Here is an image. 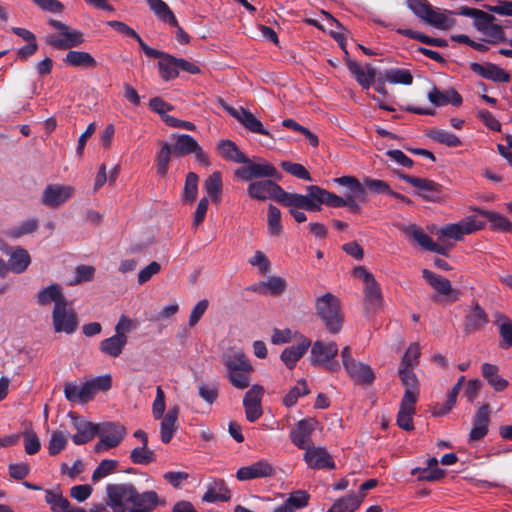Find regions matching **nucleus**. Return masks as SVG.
Instances as JSON below:
<instances>
[{
    "instance_id": "25",
    "label": "nucleus",
    "mask_w": 512,
    "mask_h": 512,
    "mask_svg": "<svg viewBox=\"0 0 512 512\" xmlns=\"http://www.w3.org/2000/svg\"><path fill=\"white\" fill-rule=\"evenodd\" d=\"M429 101L436 107L446 106L452 104L453 106H460L462 104V96L454 89L441 91L437 87L428 93Z\"/></svg>"
},
{
    "instance_id": "58",
    "label": "nucleus",
    "mask_w": 512,
    "mask_h": 512,
    "mask_svg": "<svg viewBox=\"0 0 512 512\" xmlns=\"http://www.w3.org/2000/svg\"><path fill=\"white\" fill-rule=\"evenodd\" d=\"M310 495L304 490H297L290 494L285 500V504L291 509V512H295L298 509L304 508L308 505Z\"/></svg>"
},
{
    "instance_id": "17",
    "label": "nucleus",
    "mask_w": 512,
    "mask_h": 512,
    "mask_svg": "<svg viewBox=\"0 0 512 512\" xmlns=\"http://www.w3.org/2000/svg\"><path fill=\"white\" fill-rule=\"evenodd\" d=\"M275 474V468L266 460H259L251 465L241 467L236 472L239 481H248L258 478L271 477Z\"/></svg>"
},
{
    "instance_id": "51",
    "label": "nucleus",
    "mask_w": 512,
    "mask_h": 512,
    "mask_svg": "<svg viewBox=\"0 0 512 512\" xmlns=\"http://www.w3.org/2000/svg\"><path fill=\"white\" fill-rule=\"evenodd\" d=\"M307 195L297 194V193H289L286 192L283 188L282 191L279 194L278 202L294 209H304Z\"/></svg>"
},
{
    "instance_id": "64",
    "label": "nucleus",
    "mask_w": 512,
    "mask_h": 512,
    "mask_svg": "<svg viewBox=\"0 0 512 512\" xmlns=\"http://www.w3.org/2000/svg\"><path fill=\"white\" fill-rule=\"evenodd\" d=\"M138 326L139 322L136 319H131L126 315H121L115 326V332L121 337H127V333L136 330Z\"/></svg>"
},
{
    "instance_id": "45",
    "label": "nucleus",
    "mask_w": 512,
    "mask_h": 512,
    "mask_svg": "<svg viewBox=\"0 0 512 512\" xmlns=\"http://www.w3.org/2000/svg\"><path fill=\"white\" fill-rule=\"evenodd\" d=\"M173 154V149L171 145L167 142H163L160 150L156 154V167L157 173L164 177L167 175L169 170V163L171 159V155Z\"/></svg>"
},
{
    "instance_id": "38",
    "label": "nucleus",
    "mask_w": 512,
    "mask_h": 512,
    "mask_svg": "<svg viewBox=\"0 0 512 512\" xmlns=\"http://www.w3.org/2000/svg\"><path fill=\"white\" fill-rule=\"evenodd\" d=\"M364 499V494L347 495L337 499L326 512H354Z\"/></svg>"
},
{
    "instance_id": "37",
    "label": "nucleus",
    "mask_w": 512,
    "mask_h": 512,
    "mask_svg": "<svg viewBox=\"0 0 512 512\" xmlns=\"http://www.w3.org/2000/svg\"><path fill=\"white\" fill-rule=\"evenodd\" d=\"M478 212L490 222V229L492 231L502 233L512 231V222L504 215L489 210H479Z\"/></svg>"
},
{
    "instance_id": "61",
    "label": "nucleus",
    "mask_w": 512,
    "mask_h": 512,
    "mask_svg": "<svg viewBox=\"0 0 512 512\" xmlns=\"http://www.w3.org/2000/svg\"><path fill=\"white\" fill-rule=\"evenodd\" d=\"M405 233L412 237L425 250H428L433 243V240L415 224L408 226L405 229Z\"/></svg>"
},
{
    "instance_id": "4",
    "label": "nucleus",
    "mask_w": 512,
    "mask_h": 512,
    "mask_svg": "<svg viewBox=\"0 0 512 512\" xmlns=\"http://www.w3.org/2000/svg\"><path fill=\"white\" fill-rule=\"evenodd\" d=\"M398 177L415 187L417 189L416 195L424 201L440 203L445 199L443 186L433 180L419 178L405 173H398Z\"/></svg>"
},
{
    "instance_id": "60",
    "label": "nucleus",
    "mask_w": 512,
    "mask_h": 512,
    "mask_svg": "<svg viewBox=\"0 0 512 512\" xmlns=\"http://www.w3.org/2000/svg\"><path fill=\"white\" fill-rule=\"evenodd\" d=\"M67 446V437L62 431H54L51 435L48 445V453L55 456L64 450Z\"/></svg>"
},
{
    "instance_id": "34",
    "label": "nucleus",
    "mask_w": 512,
    "mask_h": 512,
    "mask_svg": "<svg viewBox=\"0 0 512 512\" xmlns=\"http://www.w3.org/2000/svg\"><path fill=\"white\" fill-rule=\"evenodd\" d=\"M349 376L357 383L371 384L375 380V374L369 365L354 362L346 368Z\"/></svg>"
},
{
    "instance_id": "19",
    "label": "nucleus",
    "mask_w": 512,
    "mask_h": 512,
    "mask_svg": "<svg viewBox=\"0 0 512 512\" xmlns=\"http://www.w3.org/2000/svg\"><path fill=\"white\" fill-rule=\"evenodd\" d=\"M488 322L489 319L486 311L478 302H474L465 314L464 332L466 334H472L480 331L488 324Z\"/></svg>"
},
{
    "instance_id": "3",
    "label": "nucleus",
    "mask_w": 512,
    "mask_h": 512,
    "mask_svg": "<svg viewBox=\"0 0 512 512\" xmlns=\"http://www.w3.org/2000/svg\"><path fill=\"white\" fill-rule=\"evenodd\" d=\"M316 315L325 324L331 334L341 331L344 316L341 312L340 300L332 293H326L315 300Z\"/></svg>"
},
{
    "instance_id": "52",
    "label": "nucleus",
    "mask_w": 512,
    "mask_h": 512,
    "mask_svg": "<svg viewBox=\"0 0 512 512\" xmlns=\"http://www.w3.org/2000/svg\"><path fill=\"white\" fill-rule=\"evenodd\" d=\"M421 352L418 343H412L404 353L398 369H414L418 363Z\"/></svg>"
},
{
    "instance_id": "43",
    "label": "nucleus",
    "mask_w": 512,
    "mask_h": 512,
    "mask_svg": "<svg viewBox=\"0 0 512 512\" xmlns=\"http://www.w3.org/2000/svg\"><path fill=\"white\" fill-rule=\"evenodd\" d=\"M45 502L50 506L52 512H66L70 507V502L60 490H45Z\"/></svg>"
},
{
    "instance_id": "15",
    "label": "nucleus",
    "mask_w": 512,
    "mask_h": 512,
    "mask_svg": "<svg viewBox=\"0 0 512 512\" xmlns=\"http://www.w3.org/2000/svg\"><path fill=\"white\" fill-rule=\"evenodd\" d=\"M222 106L226 112L236 118L247 130L253 133L269 136V132L263 127L261 121L258 120L249 110L243 107L234 108L227 104H223Z\"/></svg>"
},
{
    "instance_id": "5",
    "label": "nucleus",
    "mask_w": 512,
    "mask_h": 512,
    "mask_svg": "<svg viewBox=\"0 0 512 512\" xmlns=\"http://www.w3.org/2000/svg\"><path fill=\"white\" fill-rule=\"evenodd\" d=\"M136 487L131 483L108 484L106 486L107 506L113 512H127L126 505H132Z\"/></svg>"
},
{
    "instance_id": "31",
    "label": "nucleus",
    "mask_w": 512,
    "mask_h": 512,
    "mask_svg": "<svg viewBox=\"0 0 512 512\" xmlns=\"http://www.w3.org/2000/svg\"><path fill=\"white\" fill-rule=\"evenodd\" d=\"M127 342L128 337H121L115 332V335L100 342L99 349L103 354L116 358L122 354Z\"/></svg>"
},
{
    "instance_id": "20",
    "label": "nucleus",
    "mask_w": 512,
    "mask_h": 512,
    "mask_svg": "<svg viewBox=\"0 0 512 512\" xmlns=\"http://www.w3.org/2000/svg\"><path fill=\"white\" fill-rule=\"evenodd\" d=\"M338 354V346L335 342L324 343L317 340L313 343L310 352V362L312 365H324L329 360H334Z\"/></svg>"
},
{
    "instance_id": "14",
    "label": "nucleus",
    "mask_w": 512,
    "mask_h": 512,
    "mask_svg": "<svg viewBox=\"0 0 512 512\" xmlns=\"http://www.w3.org/2000/svg\"><path fill=\"white\" fill-rule=\"evenodd\" d=\"M282 187L271 179L253 181L247 188L248 195L256 200L274 199L278 202Z\"/></svg>"
},
{
    "instance_id": "53",
    "label": "nucleus",
    "mask_w": 512,
    "mask_h": 512,
    "mask_svg": "<svg viewBox=\"0 0 512 512\" xmlns=\"http://www.w3.org/2000/svg\"><path fill=\"white\" fill-rule=\"evenodd\" d=\"M309 393L310 390L308 389L306 381L301 379L297 382V385L291 388L284 396L283 404L286 407H292L297 403L299 397L308 395Z\"/></svg>"
},
{
    "instance_id": "23",
    "label": "nucleus",
    "mask_w": 512,
    "mask_h": 512,
    "mask_svg": "<svg viewBox=\"0 0 512 512\" xmlns=\"http://www.w3.org/2000/svg\"><path fill=\"white\" fill-rule=\"evenodd\" d=\"M180 409L177 405L171 406L168 412L161 418L160 438L165 444H168L174 437L178 429V417Z\"/></svg>"
},
{
    "instance_id": "22",
    "label": "nucleus",
    "mask_w": 512,
    "mask_h": 512,
    "mask_svg": "<svg viewBox=\"0 0 512 512\" xmlns=\"http://www.w3.org/2000/svg\"><path fill=\"white\" fill-rule=\"evenodd\" d=\"M310 346L311 340L301 337V341L297 345L289 346L282 351L280 359L288 369L292 370L297 362L306 354Z\"/></svg>"
},
{
    "instance_id": "42",
    "label": "nucleus",
    "mask_w": 512,
    "mask_h": 512,
    "mask_svg": "<svg viewBox=\"0 0 512 512\" xmlns=\"http://www.w3.org/2000/svg\"><path fill=\"white\" fill-rule=\"evenodd\" d=\"M286 281L285 279L273 276L267 279V281L262 282L259 288L253 287V291H259L262 294H271L273 296L281 295L286 289Z\"/></svg>"
},
{
    "instance_id": "30",
    "label": "nucleus",
    "mask_w": 512,
    "mask_h": 512,
    "mask_svg": "<svg viewBox=\"0 0 512 512\" xmlns=\"http://www.w3.org/2000/svg\"><path fill=\"white\" fill-rule=\"evenodd\" d=\"M217 149L221 157L226 161L240 164L249 162V158L231 140H221L218 143Z\"/></svg>"
},
{
    "instance_id": "48",
    "label": "nucleus",
    "mask_w": 512,
    "mask_h": 512,
    "mask_svg": "<svg viewBox=\"0 0 512 512\" xmlns=\"http://www.w3.org/2000/svg\"><path fill=\"white\" fill-rule=\"evenodd\" d=\"M130 460L133 464L148 465L156 461V455L153 450L148 448V445L135 447L130 452Z\"/></svg>"
},
{
    "instance_id": "1",
    "label": "nucleus",
    "mask_w": 512,
    "mask_h": 512,
    "mask_svg": "<svg viewBox=\"0 0 512 512\" xmlns=\"http://www.w3.org/2000/svg\"><path fill=\"white\" fill-rule=\"evenodd\" d=\"M222 361L227 370L226 376L232 386L241 390L250 386L254 368L244 352L238 350L224 354Z\"/></svg>"
},
{
    "instance_id": "8",
    "label": "nucleus",
    "mask_w": 512,
    "mask_h": 512,
    "mask_svg": "<svg viewBox=\"0 0 512 512\" xmlns=\"http://www.w3.org/2000/svg\"><path fill=\"white\" fill-rule=\"evenodd\" d=\"M235 176L242 181H251L253 179L271 178L279 179L280 174L270 163H256L249 159V162L243 163V166L235 170Z\"/></svg>"
},
{
    "instance_id": "56",
    "label": "nucleus",
    "mask_w": 512,
    "mask_h": 512,
    "mask_svg": "<svg viewBox=\"0 0 512 512\" xmlns=\"http://www.w3.org/2000/svg\"><path fill=\"white\" fill-rule=\"evenodd\" d=\"M198 175L194 172H189L186 176L185 185L183 189V200L192 202L196 199L198 193Z\"/></svg>"
},
{
    "instance_id": "28",
    "label": "nucleus",
    "mask_w": 512,
    "mask_h": 512,
    "mask_svg": "<svg viewBox=\"0 0 512 512\" xmlns=\"http://www.w3.org/2000/svg\"><path fill=\"white\" fill-rule=\"evenodd\" d=\"M63 62L71 67L80 69L95 68L97 62L95 58L88 52L70 50L63 59Z\"/></svg>"
},
{
    "instance_id": "47",
    "label": "nucleus",
    "mask_w": 512,
    "mask_h": 512,
    "mask_svg": "<svg viewBox=\"0 0 512 512\" xmlns=\"http://www.w3.org/2000/svg\"><path fill=\"white\" fill-rule=\"evenodd\" d=\"M385 80L391 84L411 85L413 76L407 69L391 68L384 73Z\"/></svg>"
},
{
    "instance_id": "9",
    "label": "nucleus",
    "mask_w": 512,
    "mask_h": 512,
    "mask_svg": "<svg viewBox=\"0 0 512 512\" xmlns=\"http://www.w3.org/2000/svg\"><path fill=\"white\" fill-rule=\"evenodd\" d=\"M485 227V222L477 220L474 216L468 217L458 223L447 224L439 231V237H447L454 240H461L464 235L472 234L476 231L482 230Z\"/></svg>"
},
{
    "instance_id": "26",
    "label": "nucleus",
    "mask_w": 512,
    "mask_h": 512,
    "mask_svg": "<svg viewBox=\"0 0 512 512\" xmlns=\"http://www.w3.org/2000/svg\"><path fill=\"white\" fill-rule=\"evenodd\" d=\"M135 495L132 505L128 508L129 512L137 510L141 512L152 511L161 504V500L155 491L139 493L138 490H136Z\"/></svg>"
},
{
    "instance_id": "35",
    "label": "nucleus",
    "mask_w": 512,
    "mask_h": 512,
    "mask_svg": "<svg viewBox=\"0 0 512 512\" xmlns=\"http://www.w3.org/2000/svg\"><path fill=\"white\" fill-rule=\"evenodd\" d=\"M482 376L487 380L495 391L501 392L508 386V381L500 377L499 368L497 365L490 363H483L481 366Z\"/></svg>"
},
{
    "instance_id": "44",
    "label": "nucleus",
    "mask_w": 512,
    "mask_h": 512,
    "mask_svg": "<svg viewBox=\"0 0 512 512\" xmlns=\"http://www.w3.org/2000/svg\"><path fill=\"white\" fill-rule=\"evenodd\" d=\"M159 75L164 81H169L178 77V67L176 57L166 54L158 61Z\"/></svg>"
},
{
    "instance_id": "59",
    "label": "nucleus",
    "mask_w": 512,
    "mask_h": 512,
    "mask_svg": "<svg viewBox=\"0 0 512 512\" xmlns=\"http://www.w3.org/2000/svg\"><path fill=\"white\" fill-rule=\"evenodd\" d=\"M118 466L117 460L112 459H104L102 460L99 465L96 467V469L92 473V481L98 482L102 478L112 474Z\"/></svg>"
},
{
    "instance_id": "49",
    "label": "nucleus",
    "mask_w": 512,
    "mask_h": 512,
    "mask_svg": "<svg viewBox=\"0 0 512 512\" xmlns=\"http://www.w3.org/2000/svg\"><path fill=\"white\" fill-rule=\"evenodd\" d=\"M204 189L212 201L219 202L222 192V177L219 172L212 173L204 182Z\"/></svg>"
},
{
    "instance_id": "29",
    "label": "nucleus",
    "mask_w": 512,
    "mask_h": 512,
    "mask_svg": "<svg viewBox=\"0 0 512 512\" xmlns=\"http://www.w3.org/2000/svg\"><path fill=\"white\" fill-rule=\"evenodd\" d=\"M67 301L58 284H51L40 290L37 294V303L41 306L54 302V307H57L58 304L61 306Z\"/></svg>"
},
{
    "instance_id": "18",
    "label": "nucleus",
    "mask_w": 512,
    "mask_h": 512,
    "mask_svg": "<svg viewBox=\"0 0 512 512\" xmlns=\"http://www.w3.org/2000/svg\"><path fill=\"white\" fill-rule=\"evenodd\" d=\"M61 37L57 35H48L46 37V43L57 50H67L81 45L84 42L82 32L78 30H67L62 32Z\"/></svg>"
},
{
    "instance_id": "16",
    "label": "nucleus",
    "mask_w": 512,
    "mask_h": 512,
    "mask_svg": "<svg viewBox=\"0 0 512 512\" xmlns=\"http://www.w3.org/2000/svg\"><path fill=\"white\" fill-rule=\"evenodd\" d=\"M304 461L311 469H335V462L324 447L313 445L308 448L304 454Z\"/></svg>"
},
{
    "instance_id": "27",
    "label": "nucleus",
    "mask_w": 512,
    "mask_h": 512,
    "mask_svg": "<svg viewBox=\"0 0 512 512\" xmlns=\"http://www.w3.org/2000/svg\"><path fill=\"white\" fill-rule=\"evenodd\" d=\"M231 499V491L224 480H214L209 484L207 491L202 497L204 502L215 503L218 501L227 502Z\"/></svg>"
},
{
    "instance_id": "2",
    "label": "nucleus",
    "mask_w": 512,
    "mask_h": 512,
    "mask_svg": "<svg viewBox=\"0 0 512 512\" xmlns=\"http://www.w3.org/2000/svg\"><path fill=\"white\" fill-rule=\"evenodd\" d=\"M406 4L418 18L438 29L449 30L455 25V19L449 17L455 15V11H441L427 0H406Z\"/></svg>"
},
{
    "instance_id": "7",
    "label": "nucleus",
    "mask_w": 512,
    "mask_h": 512,
    "mask_svg": "<svg viewBox=\"0 0 512 512\" xmlns=\"http://www.w3.org/2000/svg\"><path fill=\"white\" fill-rule=\"evenodd\" d=\"M52 323L56 333L73 334L77 330L79 320L68 301L53 308Z\"/></svg>"
},
{
    "instance_id": "6",
    "label": "nucleus",
    "mask_w": 512,
    "mask_h": 512,
    "mask_svg": "<svg viewBox=\"0 0 512 512\" xmlns=\"http://www.w3.org/2000/svg\"><path fill=\"white\" fill-rule=\"evenodd\" d=\"M126 435V428L114 422H104L98 424L97 436L99 442L95 445L94 451L101 453L106 450L117 447Z\"/></svg>"
},
{
    "instance_id": "10",
    "label": "nucleus",
    "mask_w": 512,
    "mask_h": 512,
    "mask_svg": "<svg viewBox=\"0 0 512 512\" xmlns=\"http://www.w3.org/2000/svg\"><path fill=\"white\" fill-rule=\"evenodd\" d=\"M335 40L339 42L343 51L346 54V65L350 73L355 77L358 84L363 89H369L370 86L374 83L376 77V69L368 64L366 66V71L354 60L348 57V51L345 48V44L343 42V37L340 34L333 35Z\"/></svg>"
},
{
    "instance_id": "39",
    "label": "nucleus",
    "mask_w": 512,
    "mask_h": 512,
    "mask_svg": "<svg viewBox=\"0 0 512 512\" xmlns=\"http://www.w3.org/2000/svg\"><path fill=\"white\" fill-rule=\"evenodd\" d=\"M146 2L161 21L168 23L170 26H178L174 13L163 0H146Z\"/></svg>"
},
{
    "instance_id": "40",
    "label": "nucleus",
    "mask_w": 512,
    "mask_h": 512,
    "mask_svg": "<svg viewBox=\"0 0 512 512\" xmlns=\"http://www.w3.org/2000/svg\"><path fill=\"white\" fill-rule=\"evenodd\" d=\"M176 141L172 147L173 154L177 157L190 155L196 149L198 142L188 134L174 135Z\"/></svg>"
},
{
    "instance_id": "12",
    "label": "nucleus",
    "mask_w": 512,
    "mask_h": 512,
    "mask_svg": "<svg viewBox=\"0 0 512 512\" xmlns=\"http://www.w3.org/2000/svg\"><path fill=\"white\" fill-rule=\"evenodd\" d=\"M68 416L71 419L72 427L77 431L72 436V441L75 445L86 444L97 436L98 424L87 421L74 412H69Z\"/></svg>"
},
{
    "instance_id": "50",
    "label": "nucleus",
    "mask_w": 512,
    "mask_h": 512,
    "mask_svg": "<svg viewBox=\"0 0 512 512\" xmlns=\"http://www.w3.org/2000/svg\"><path fill=\"white\" fill-rule=\"evenodd\" d=\"M334 182L346 187L349 190L348 195L355 197H364L365 195L364 185L354 176H341L335 178Z\"/></svg>"
},
{
    "instance_id": "13",
    "label": "nucleus",
    "mask_w": 512,
    "mask_h": 512,
    "mask_svg": "<svg viewBox=\"0 0 512 512\" xmlns=\"http://www.w3.org/2000/svg\"><path fill=\"white\" fill-rule=\"evenodd\" d=\"M315 418H306L300 420L294 429L290 432L291 442L299 449L307 450L311 446V435L317 425Z\"/></svg>"
},
{
    "instance_id": "57",
    "label": "nucleus",
    "mask_w": 512,
    "mask_h": 512,
    "mask_svg": "<svg viewBox=\"0 0 512 512\" xmlns=\"http://www.w3.org/2000/svg\"><path fill=\"white\" fill-rule=\"evenodd\" d=\"M39 227L37 219H28L23 221L19 226L13 227L8 231V236L18 239L24 235L35 232Z\"/></svg>"
},
{
    "instance_id": "62",
    "label": "nucleus",
    "mask_w": 512,
    "mask_h": 512,
    "mask_svg": "<svg viewBox=\"0 0 512 512\" xmlns=\"http://www.w3.org/2000/svg\"><path fill=\"white\" fill-rule=\"evenodd\" d=\"M280 166L285 172H287L299 179L306 180V181H312L310 173L306 170V168L302 164L293 163L290 161H282L280 163Z\"/></svg>"
},
{
    "instance_id": "55",
    "label": "nucleus",
    "mask_w": 512,
    "mask_h": 512,
    "mask_svg": "<svg viewBox=\"0 0 512 512\" xmlns=\"http://www.w3.org/2000/svg\"><path fill=\"white\" fill-rule=\"evenodd\" d=\"M282 231L281 211L270 204L268 207V232L271 236H279Z\"/></svg>"
},
{
    "instance_id": "32",
    "label": "nucleus",
    "mask_w": 512,
    "mask_h": 512,
    "mask_svg": "<svg viewBox=\"0 0 512 512\" xmlns=\"http://www.w3.org/2000/svg\"><path fill=\"white\" fill-rule=\"evenodd\" d=\"M9 264L12 272L15 274L24 273L31 264V256L28 251L22 247H16L9 253Z\"/></svg>"
},
{
    "instance_id": "54",
    "label": "nucleus",
    "mask_w": 512,
    "mask_h": 512,
    "mask_svg": "<svg viewBox=\"0 0 512 512\" xmlns=\"http://www.w3.org/2000/svg\"><path fill=\"white\" fill-rule=\"evenodd\" d=\"M411 474L419 481L434 482L441 480L445 475V471L441 468L429 469L417 467L412 469Z\"/></svg>"
},
{
    "instance_id": "21",
    "label": "nucleus",
    "mask_w": 512,
    "mask_h": 512,
    "mask_svg": "<svg viewBox=\"0 0 512 512\" xmlns=\"http://www.w3.org/2000/svg\"><path fill=\"white\" fill-rule=\"evenodd\" d=\"M470 69L482 78L494 82L504 83L510 80V75L493 63H486L483 65L477 62H472L470 63Z\"/></svg>"
},
{
    "instance_id": "63",
    "label": "nucleus",
    "mask_w": 512,
    "mask_h": 512,
    "mask_svg": "<svg viewBox=\"0 0 512 512\" xmlns=\"http://www.w3.org/2000/svg\"><path fill=\"white\" fill-rule=\"evenodd\" d=\"M149 109L160 115L162 121L165 123V119L167 117H171L167 114L168 111L173 109V106L166 101H164L161 97H153L149 100Z\"/></svg>"
},
{
    "instance_id": "36",
    "label": "nucleus",
    "mask_w": 512,
    "mask_h": 512,
    "mask_svg": "<svg viewBox=\"0 0 512 512\" xmlns=\"http://www.w3.org/2000/svg\"><path fill=\"white\" fill-rule=\"evenodd\" d=\"M495 324L499 328L501 342L500 348L508 349L512 347V320L502 313L495 314Z\"/></svg>"
},
{
    "instance_id": "33",
    "label": "nucleus",
    "mask_w": 512,
    "mask_h": 512,
    "mask_svg": "<svg viewBox=\"0 0 512 512\" xmlns=\"http://www.w3.org/2000/svg\"><path fill=\"white\" fill-rule=\"evenodd\" d=\"M364 302L368 311H377L383 303L381 289L376 280L364 285Z\"/></svg>"
},
{
    "instance_id": "41",
    "label": "nucleus",
    "mask_w": 512,
    "mask_h": 512,
    "mask_svg": "<svg viewBox=\"0 0 512 512\" xmlns=\"http://www.w3.org/2000/svg\"><path fill=\"white\" fill-rule=\"evenodd\" d=\"M311 193V196L317 198L320 202H324L329 207L340 208L346 206L345 198L329 192L320 186L311 185Z\"/></svg>"
},
{
    "instance_id": "24",
    "label": "nucleus",
    "mask_w": 512,
    "mask_h": 512,
    "mask_svg": "<svg viewBox=\"0 0 512 512\" xmlns=\"http://www.w3.org/2000/svg\"><path fill=\"white\" fill-rule=\"evenodd\" d=\"M422 277L431 285L439 294L445 296H453L452 300H458L459 291L454 290L451 286V282L428 269L422 271Z\"/></svg>"
},
{
    "instance_id": "46",
    "label": "nucleus",
    "mask_w": 512,
    "mask_h": 512,
    "mask_svg": "<svg viewBox=\"0 0 512 512\" xmlns=\"http://www.w3.org/2000/svg\"><path fill=\"white\" fill-rule=\"evenodd\" d=\"M427 136L435 142L448 147H458L461 145L459 137L447 130L432 129L428 132Z\"/></svg>"
},
{
    "instance_id": "11",
    "label": "nucleus",
    "mask_w": 512,
    "mask_h": 512,
    "mask_svg": "<svg viewBox=\"0 0 512 512\" xmlns=\"http://www.w3.org/2000/svg\"><path fill=\"white\" fill-rule=\"evenodd\" d=\"M74 195V188L68 185L49 184L45 187L41 202L49 208H58Z\"/></svg>"
}]
</instances>
